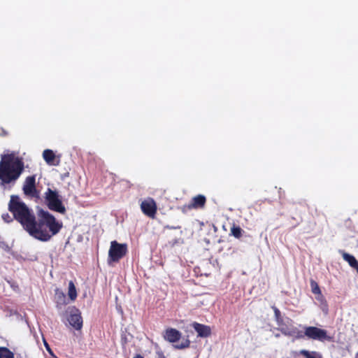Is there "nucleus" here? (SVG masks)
Returning a JSON list of instances; mask_svg holds the SVG:
<instances>
[{"label":"nucleus","mask_w":358,"mask_h":358,"mask_svg":"<svg viewBox=\"0 0 358 358\" xmlns=\"http://www.w3.org/2000/svg\"><path fill=\"white\" fill-rule=\"evenodd\" d=\"M206 203V198L205 196L199 194L196 196H194L191 202L187 205H185L182 207V210L185 211V210H191L193 208L197 209V208H203Z\"/></svg>","instance_id":"9d476101"},{"label":"nucleus","mask_w":358,"mask_h":358,"mask_svg":"<svg viewBox=\"0 0 358 358\" xmlns=\"http://www.w3.org/2000/svg\"><path fill=\"white\" fill-rule=\"evenodd\" d=\"M45 199L50 210L61 214L66 213V208L57 191L48 188L45 192Z\"/></svg>","instance_id":"20e7f679"},{"label":"nucleus","mask_w":358,"mask_h":358,"mask_svg":"<svg viewBox=\"0 0 358 358\" xmlns=\"http://www.w3.org/2000/svg\"><path fill=\"white\" fill-rule=\"evenodd\" d=\"M142 212L147 216L151 218H155L157 213V207L155 200L152 198H148L141 204Z\"/></svg>","instance_id":"6e6552de"},{"label":"nucleus","mask_w":358,"mask_h":358,"mask_svg":"<svg viewBox=\"0 0 358 358\" xmlns=\"http://www.w3.org/2000/svg\"><path fill=\"white\" fill-rule=\"evenodd\" d=\"M166 228H169V229H176L175 227H169V226H166Z\"/></svg>","instance_id":"cd10ccee"},{"label":"nucleus","mask_w":358,"mask_h":358,"mask_svg":"<svg viewBox=\"0 0 358 358\" xmlns=\"http://www.w3.org/2000/svg\"><path fill=\"white\" fill-rule=\"evenodd\" d=\"M8 210L13 213L14 218L21 224L23 229L28 233L36 217L32 210L24 202L21 201L20 197L16 195L10 196Z\"/></svg>","instance_id":"7ed1b4c3"},{"label":"nucleus","mask_w":358,"mask_h":358,"mask_svg":"<svg viewBox=\"0 0 358 358\" xmlns=\"http://www.w3.org/2000/svg\"><path fill=\"white\" fill-rule=\"evenodd\" d=\"M68 321L70 325L76 330H80L83 327V317L81 316V313L75 307L71 308L68 317Z\"/></svg>","instance_id":"1a4fd4ad"},{"label":"nucleus","mask_w":358,"mask_h":358,"mask_svg":"<svg viewBox=\"0 0 358 358\" xmlns=\"http://www.w3.org/2000/svg\"><path fill=\"white\" fill-rule=\"evenodd\" d=\"M243 232L244 231L239 226L235 224H233L230 230V234L236 238H241Z\"/></svg>","instance_id":"a211bd4d"},{"label":"nucleus","mask_w":358,"mask_h":358,"mask_svg":"<svg viewBox=\"0 0 358 358\" xmlns=\"http://www.w3.org/2000/svg\"><path fill=\"white\" fill-rule=\"evenodd\" d=\"M8 134V131H6V130H4L3 129H1L0 135L3 136H7Z\"/></svg>","instance_id":"a878e982"},{"label":"nucleus","mask_w":358,"mask_h":358,"mask_svg":"<svg viewBox=\"0 0 358 358\" xmlns=\"http://www.w3.org/2000/svg\"><path fill=\"white\" fill-rule=\"evenodd\" d=\"M357 358H358V357H357Z\"/></svg>","instance_id":"c85d7f7f"},{"label":"nucleus","mask_w":358,"mask_h":358,"mask_svg":"<svg viewBox=\"0 0 358 358\" xmlns=\"http://www.w3.org/2000/svg\"><path fill=\"white\" fill-rule=\"evenodd\" d=\"M0 358H14V355L8 348L0 347Z\"/></svg>","instance_id":"412c9836"},{"label":"nucleus","mask_w":358,"mask_h":358,"mask_svg":"<svg viewBox=\"0 0 358 358\" xmlns=\"http://www.w3.org/2000/svg\"><path fill=\"white\" fill-rule=\"evenodd\" d=\"M299 354L303 355L305 358H322V356L315 351L310 352L306 350H301Z\"/></svg>","instance_id":"6ab92c4d"},{"label":"nucleus","mask_w":358,"mask_h":358,"mask_svg":"<svg viewBox=\"0 0 358 358\" xmlns=\"http://www.w3.org/2000/svg\"><path fill=\"white\" fill-rule=\"evenodd\" d=\"M45 162L50 166H58L60 163L59 157H57L52 150L46 149L43 152Z\"/></svg>","instance_id":"9b49d317"},{"label":"nucleus","mask_w":358,"mask_h":358,"mask_svg":"<svg viewBox=\"0 0 358 358\" xmlns=\"http://www.w3.org/2000/svg\"><path fill=\"white\" fill-rule=\"evenodd\" d=\"M57 308H61L63 306L67 304L66 297L64 292H56Z\"/></svg>","instance_id":"2eb2a0df"},{"label":"nucleus","mask_w":358,"mask_h":358,"mask_svg":"<svg viewBox=\"0 0 358 358\" xmlns=\"http://www.w3.org/2000/svg\"><path fill=\"white\" fill-rule=\"evenodd\" d=\"M134 358H144V357L141 355H136Z\"/></svg>","instance_id":"bb28decb"},{"label":"nucleus","mask_w":358,"mask_h":358,"mask_svg":"<svg viewBox=\"0 0 358 358\" xmlns=\"http://www.w3.org/2000/svg\"><path fill=\"white\" fill-rule=\"evenodd\" d=\"M181 337V333L173 328H168L166 329L164 338L166 341L170 343H176L180 340Z\"/></svg>","instance_id":"ddd939ff"},{"label":"nucleus","mask_w":358,"mask_h":358,"mask_svg":"<svg viewBox=\"0 0 358 358\" xmlns=\"http://www.w3.org/2000/svg\"><path fill=\"white\" fill-rule=\"evenodd\" d=\"M24 170V162L22 158L15 157L14 154L2 155L0 160V186L13 185Z\"/></svg>","instance_id":"f03ea898"},{"label":"nucleus","mask_w":358,"mask_h":358,"mask_svg":"<svg viewBox=\"0 0 358 358\" xmlns=\"http://www.w3.org/2000/svg\"><path fill=\"white\" fill-rule=\"evenodd\" d=\"M192 327L199 337L206 338L211 335V329L209 326L194 322Z\"/></svg>","instance_id":"f8f14e48"},{"label":"nucleus","mask_w":358,"mask_h":358,"mask_svg":"<svg viewBox=\"0 0 358 358\" xmlns=\"http://www.w3.org/2000/svg\"><path fill=\"white\" fill-rule=\"evenodd\" d=\"M311 291L313 294L318 295L316 299L319 301H322L324 299V296L322 294L320 288L316 281L314 280H310V282Z\"/></svg>","instance_id":"4468645a"},{"label":"nucleus","mask_w":358,"mask_h":358,"mask_svg":"<svg viewBox=\"0 0 358 358\" xmlns=\"http://www.w3.org/2000/svg\"><path fill=\"white\" fill-rule=\"evenodd\" d=\"M43 342H44V345H45V347L46 350H48V352L50 354H51V355H52V350H51V348H50V345H48V343L46 342V341H45V339L43 340Z\"/></svg>","instance_id":"b1692460"},{"label":"nucleus","mask_w":358,"mask_h":358,"mask_svg":"<svg viewBox=\"0 0 358 358\" xmlns=\"http://www.w3.org/2000/svg\"><path fill=\"white\" fill-rule=\"evenodd\" d=\"M23 192L25 195L36 197L38 195V192L36 187V176H29L25 178L23 187Z\"/></svg>","instance_id":"0eeeda50"},{"label":"nucleus","mask_w":358,"mask_h":358,"mask_svg":"<svg viewBox=\"0 0 358 358\" xmlns=\"http://www.w3.org/2000/svg\"><path fill=\"white\" fill-rule=\"evenodd\" d=\"M127 252L128 248L126 243H119L116 241H111L108 251V263L118 262L127 255Z\"/></svg>","instance_id":"39448f33"},{"label":"nucleus","mask_w":358,"mask_h":358,"mask_svg":"<svg viewBox=\"0 0 358 358\" xmlns=\"http://www.w3.org/2000/svg\"><path fill=\"white\" fill-rule=\"evenodd\" d=\"M68 295L69 299L73 301H75L77 298V291L73 281H70L69 282Z\"/></svg>","instance_id":"f3484780"},{"label":"nucleus","mask_w":358,"mask_h":358,"mask_svg":"<svg viewBox=\"0 0 358 358\" xmlns=\"http://www.w3.org/2000/svg\"><path fill=\"white\" fill-rule=\"evenodd\" d=\"M190 342L189 341L187 340L184 343H181L180 345H176L175 348L177 349H185L189 346Z\"/></svg>","instance_id":"4be33fe9"},{"label":"nucleus","mask_w":358,"mask_h":358,"mask_svg":"<svg viewBox=\"0 0 358 358\" xmlns=\"http://www.w3.org/2000/svg\"><path fill=\"white\" fill-rule=\"evenodd\" d=\"M304 336L310 339L317 340L320 341L329 339V337L327 336V331L326 330L320 329L316 327H305Z\"/></svg>","instance_id":"423d86ee"},{"label":"nucleus","mask_w":358,"mask_h":358,"mask_svg":"<svg viewBox=\"0 0 358 358\" xmlns=\"http://www.w3.org/2000/svg\"><path fill=\"white\" fill-rule=\"evenodd\" d=\"M343 259L346 261L349 265L352 268L357 262L358 261L357 259L352 255L348 254L345 252H341Z\"/></svg>","instance_id":"dca6fc26"},{"label":"nucleus","mask_w":358,"mask_h":358,"mask_svg":"<svg viewBox=\"0 0 358 358\" xmlns=\"http://www.w3.org/2000/svg\"><path fill=\"white\" fill-rule=\"evenodd\" d=\"M2 218L7 222H10L12 221V218L10 217L8 213L3 214Z\"/></svg>","instance_id":"5701e85b"},{"label":"nucleus","mask_w":358,"mask_h":358,"mask_svg":"<svg viewBox=\"0 0 358 358\" xmlns=\"http://www.w3.org/2000/svg\"><path fill=\"white\" fill-rule=\"evenodd\" d=\"M63 223L47 210L41 209L28 231L33 238L47 242L57 235L62 229Z\"/></svg>","instance_id":"f257e3e1"},{"label":"nucleus","mask_w":358,"mask_h":358,"mask_svg":"<svg viewBox=\"0 0 358 358\" xmlns=\"http://www.w3.org/2000/svg\"><path fill=\"white\" fill-rule=\"evenodd\" d=\"M279 330L285 335H290L289 332L284 327L279 328Z\"/></svg>","instance_id":"393cba45"},{"label":"nucleus","mask_w":358,"mask_h":358,"mask_svg":"<svg viewBox=\"0 0 358 358\" xmlns=\"http://www.w3.org/2000/svg\"><path fill=\"white\" fill-rule=\"evenodd\" d=\"M272 308H273V312H274L275 320L276 321L277 324L279 327L282 326L284 324V321H283V318H282V317L281 315L280 311L275 306H273Z\"/></svg>","instance_id":"aec40b11"}]
</instances>
